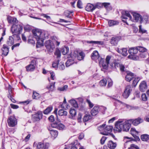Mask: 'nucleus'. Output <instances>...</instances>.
Returning <instances> with one entry per match:
<instances>
[{
    "label": "nucleus",
    "instance_id": "obj_42",
    "mask_svg": "<svg viewBox=\"0 0 149 149\" xmlns=\"http://www.w3.org/2000/svg\"><path fill=\"white\" fill-rule=\"evenodd\" d=\"M52 109V106H49L47 107L44 111V113L45 114H47L49 113Z\"/></svg>",
    "mask_w": 149,
    "mask_h": 149
},
{
    "label": "nucleus",
    "instance_id": "obj_34",
    "mask_svg": "<svg viewBox=\"0 0 149 149\" xmlns=\"http://www.w3.org/2000/svg\"><path fill=\"white\" fill-rule=\"evenodd\" d=\"M67 112L63 109H61L58 111V115L60 116H66L67 115Z\"/></svg>",
    "mask_w": 149,
    "mask_h": 149
},
{
    "label": "nucleus",
    "instance_id": "obj_28",
    "mask_svg": "<svg viewBox=\"0 0 149 149\" xmlns=\"http://www.w3.org/2000/svg\"><path fill=\"white\" fill-rule=\"evenodd\" d=\"M14 43V40L12 36H9L7 42V45L9 46H11Z\"/></svg>",
    "mask_w": 149,
    "mask_h": 149
},
{
    "label": "nucleus",
    "instance_id": "obj_7",
    "mask_svg": "<svg viewBox=\"0 0 149 149\" xmlns=\"http://www.w3.org/2000/svg\"><path fill=\"white\" fill-rule=\"evenodd\" d=\"M111 58V56H107L105 59V61L102 58H100V60L99 59V62L100 64L101 65L103 68L105 69H107L108 67L109 61Z\"/></svg>",
    "mask_w": 149,
    "mask_h": 149
},
{
    "label": "nucleus",
    "instance_id": "obj_47",
    "mask_svg": "<svg viewBox=\"0 0 149 149\" xmlns=\"http://www.w3.org/2000/svg\"><path fill=\"white\" fill-rule=\"evenodd\" d=\"M68 87V86L65 85L63 87L58 88V90L60 91H65L67 89Z\"/></svg>",
    "mask_w": 149,
    "mask_h": 149
},
{
    "label": "nucleus",
    "instance_id": "obj_30",
    "mask_svg": "<svg viewBox=\"0 0 149 149\" xmlns=\"http://www.w3.org/2000/svg\"><path fill=\"white\" fill-rule=\"evenodd\" d=\"M50 133L54 139L57 136L58 134V132L55 130H51L50 131Z\"/></svg>",
    "mask_w": 149,
    "mask_h": 149
},
{
    "label": "nucleus",
    "instance_id": "obj_22",
    "mask_svg": "<svg viewBox=\"0 0 149 149\" xmlns=\"http://www.w3.org/2000/svg\"><path fill=\"white\" fill-rule=\"evenodd\" d=\"M117 51L118 52L121 53L123 56H127L128 54L127 49L126 48H123L120 50L118 49Z\"/></svg>",
    "mask_w": 149,
    "mask_h": 149
},
{
    "label": "nucleus",
    "instance_id": "obj_56",
    "mask_svg": "<svg viewBox=\"0 0 149 149\" xmlns=\"http://www.w3.org/2000/svg\"><path fill=\"white\" fill-rule=\"evenodd\" d=\"M77 6L78 8H82V2L80 0H79L77 1Z\"/></svg>",
    "mask_w": 149,
    "mask_h": 149
},
{
    "label": "nucleus",
    "instance_id": "obj_25",
    "mask_svg": "<svg viewBox=\"0 0 149 149\" xmlns=\"http://www.w3.org/2000/svg\"><path fill=\"white\" fill-rule=\"evenodd\" d=\"M69 112L71 117V118L72 119H74L77 114L76 110L73 108H71Z\"/></svg>",
    "mask_w": 149,
    "mask_h": 149
},
{
    "label": "nucleus",
    "instance_id": "obj_59",
    "mask_svg": "<svg viewBox=\"0 0 149 149\" xmlns=\"http://www.w3.org/2000/svg\"><path fill=\"white\" fill-rule=\"evenodd\" d=\"M24 29L26 31H29L31 30V27L29 25H26L24 26Z\"/></svg>",
    "mask_w": 149,
    "mask_h": 149
},
{
    "label": "nucleus",
    "instance_id": "obj_63",
    "mask_svg": "<svg viewBox=\"0 0 149 149\" xmlns=\"http://www.w3.org/2000/svg\"><path fill=\"white\" fill-rule=\"evenodd\" d=\"M143 18L146 23H149L148 20V17L147 15H145L143 16Z\"/></svg>",
    "mask_w": 149,
    "mask_h": 149
},
{
    "label": "nucleus",
    "instance_id": "obj_13",
    "mask_svg": "<svg viewBox=\"0 0 149 149\" xmlns=\"http://www.w3.org/2000/svg\"><path fill=\"white\" fill-rule=\"evenodd\" d=\"M36 146H37L38 149H45L48 148L49 146L48 143H44L42 142L38 143L36 144Z\"/></svg>",
    "mask_w": 149,
    "mask_h": 149
},
{
    "label": "nucleus",
    "instance_id": "obj_11",
    "mask_svg": "<svg viewBox=\"0 0 149 149\" xmlns=\"http://www.w3.org/2000/svg\"><path fill=\"white\" fill-rule=\"evenodd\" d=\"M132 90L130 85H127L126 87L125 90L123 94V97L125 98H127L129 96Z\"/></svg>",
    "mask_w": 149,
    "mask_h": 149
},
{
    "label": "nucleus",
    "instance_id": "obj_57",
    "mask_svg": "<svg viewBox=\"0 0 149 149\" xmlns=\"http://www.w3.org/2000/svg\"><path fill=\"white\" fill-rule=\"evenodd\" d=\"M107 139V137L105 136H103L100 140V143L102 144H103Z\"/></svg>",
    "mask_w": 149,
    "mask_h": 149
},
{
    "label": "nucleus",
    "instance_id": "obj_31",
    "mask_svg": "<svg viewBox=\"0 0 149 149\" xmlns=\"http://www.w3.org/2000/svg\"><path fill=\"white\" fill-rule=\"evenodd\" d=\"M55 82L52 83L50 85L47 86V88L49 91H52L54 90L55 87Z\"/></svg>",
    "mask_w": 149,
    "mask_h": 149
},
{
    "label": "nucleus",
    "instance_id": "obj_17",
    "mask_svg": "<svg viewBox=\"0 0 149 149\" xmlns=\"http://www.w3.org/2000/svg\"><path fill=\"white\" fill-rule=\"evenodd\" d=\"M128 52L131 56L136 54L138 52L137 47H132L129 49Z\"/></svg>",
    "mask_w": 149,
    "mask_h": 149
},
{
    "label": "nucleus",
    "instance_id": "obj_9",
    "mask_svg": "<svg viewBox=\"0 0 149 149\" xmlns=\"http://www.w3.org/2000/svg\"><path fill=\"white\" fill-rule=\"evenodd\" d=\"M42 113L41 111H38L37 113L32 115V118L34 121H39L42 118Z\"/></svg>",
    "mask_w": 149,
    "mask_h": 149
},
{
    "label": "nucleus",
    "instance_id": "obj_20",
    "mask_svg": "<svg viewBox=\"0 0 149 149\" xmlns=\"http://www.w3.org/2000/svg\"><path fill=\"white\" fill-rule=\"evenodd\" d=\"M116 143L115 142H113L111 141H109L107 143L108 147L110 149H114L116 146Z\"/></svg>",
    "mask_w": 149,
    "mask_h": 149
},
{
    "label": "nucleus",
    "instance_id": "obj_40",
    "mask_svg": "<svg viewBox=\"0 0 149 149\" xmlns=\"http://www.w3.org/2000/svg\"><path fill=\"white\" fill-rule=\"evenodd\" d=\"M141 139L143 141H147L149 139V136L147 134L142 135L141 136Z\"/></svg>",
    "mask_w": 149,
    "mask_h": 149
},
{
    "label": "nucleus",
    "instance_id": "obj_8",
    "mask_svg": "<svg viewBox=\"0 0 149 149\" xmlns=\"http://www.w3.org/2000/svg\"><path fill=\"white\" fill-rule=\"evenodd\" d=\"M7 122L9 126L14 127L17 124V120L16 118L13 116L9 117L8 120Z\"/></svg>",
    "mask_w": 149,
    "mask_h": 149
},
{
    "label": "nucleus",
    "instance_id": "obj_36",
    "mask_svg": "<svg viewBox=\"0 0 149 149\" xmlns=\"http://www.w3.org/2000/svg\"><path fill=\"white\" fill-rule=\"evenodd\" d=\"M77 140H75L74 144H71L69 146L70 149H77Z\"/></svg>",
    "mask_w": 149,
    "mask_h": 149
},
{
    "label": "nucleus",
    "instance_id": "obj_43",
    "mask_svg": "<svg viewBox=\"0 0 149 149\" xmlns=\"http://www.w3.org/2000/svg\"><path fill=\"white\" fill-rule=\"evenodd\" d=\"M140 80V78L139 77L136 78L133 81L132 84V85L135 87L137 85V84Z\"/></svg>",
    "mask_w": 149,
    "mask_h": 149
},
{
    "label": "nucleus",
    "instance_id": "obj_3",
    "mask_svg": "<svg viewBox=\"0 0 149 149\" xmlns=\"http://www.w3.org/2000/svg\"><path fill=\"white\" fill-rule=\"evenodd\" d=\"M122 14L121 18L122 19H124L122 20L123 21L126 23L127 24H128L126 20L127 19V17L129 18L130 20L134 22H137L141 20H142V17L139 14L136 13L134 12L132 13V14L134 17L133 19H132V16L128 11H123Z\"/></svg>",
    "mask_w": 149,
    "mask_h": 149
},
{
    "label": "nucleus",
    "instance_id": "obj_55",
    "mask_svg": "<svg viewBox=\"0 0 149 149\" xmlns=\"http://www.w3.org/2000/svg\"><path fill=\"white\" fill-rule=\"evenodd\" d=\"M142 100L144 101H146L147 100V97L145 94L143 93L141 95Z\"/></svg>",
    "mask_w": 149,
    "mask_h": 149
},
{
    "label": "nucleus",
    "instance_id": "obj_60",
    "mask_svg": "<svg viewBox=\"0 0 149 149\" xmlns=\"http://www.w3.org/2000/svg\"><path fill=\"white\" fill-rule=\"evenodd\" d=\"M86 102L88 104L89 107L90 108H92L94 106L93 103L90 101V100L88 99L86 100Z\"/></svg>",
    "mask_w": 149,
    "mask_h": 149
},
{
    "label": "nucleus",
    "instance_id": "obj_44",
    "mask_svg": "<svg viewBox=\"0 0 149 149\" xmlns=\"http://www.w3.org/2000/svg\"><path fill=\"white\" fill-rule=\"evenodd\" d=\"M40 97V96L39 94L36 91H33V94L32 95V97L33 99H37L39 98Z\"/></svg>",
    "mask_w": 149,
    "mask_h": 149
},
{
    "label": "nucleus",
    "instance_id": "obj_23",
    "mask_svg": "<svg viewBox=\"0 0 149 149\" xmlns=\"http://www.w3.org/2000/svg\"><path fill=\"white\" fill-rule=\"evenodd\" d=\"M134 74L132 73L129 72L127 73L125 77L126 80L129 82L134 78Z\"/></svg>",
    "mask_w": 149,
    "mask_h": 149
},
{
    "label": "nucleus",
    "instance_id": "obj_1",
    "mask_svg": "<svg viewBox=\"0 0 149 149\" xmlns=\"http://www.w3.org/2000/svg\"><path fill=\"white\" fill-rule=\"evenodd\" d=\"M129 120L119 119L115 124L113 130L115 132H120L122 130L127 132L129 130L131 124Z\"/></svg>",
    "mask_w": 149,
    "mask_h": 149
},
{
    "label": "nucleus",
    "instance_id": "obj_51",
    "mask_svg": "<svg viewBox=\"0 0 149 149\" xmlns=\"http://www.w3.org/2000/svg\"><path fill=\"white\" fill-rule=\"evenodd\" d=\"M127 58L134 61H137L139 59V56H127Z\"/></svg>",
    "mask_w": 149,
    "mask_h": 149
},
{
    "label": "nucleus",
    "instance_id": "obj_39",
    "mask_svg": "<svg viewBox=\"0 0 149 149\" xmlns=\"http://www.w3.org/2000/svg\"><path fill=\"white\" fill-rule=\"evenodd\" d=\"M107 83V80L106 79H104L101 80L99 82V84L101 86H106Z\"/></svg>",
    "mask_w": 149,
    "mask_h": 149
},
{
    "label": "nucleus",
    "instance_id": "obj_33",
    "mask_svg": "<svg viewBox=\"0 0 149 149\" xmlns=\"http://www.w3.org/2000/svg\"><path fill=\"white\" fill-rule=\"evenodd\" d=\"M92 118V116L89 114H86L84 117L83 120L84 122L88 121Z\"/></svg>",
    "mask_w": 149,
    "mask_h": 149
},
{
    "label": "nucleus",
    "instance_id": "obj_53",
    "mask_svg": "<svg viewBox=\"0 0 149 149\" xmlns=\"http://www.w3.org/2000/svg\"><path fill=\"white\" fill-rule=\"evenodd\" d=\"M60 50L58 49H56V51L54 52V54L56 56H61V54Z\"/></svg>",
    "mask_w": 149,
    "mask_h": 149
},
{
    "label": "nucleus",
    "instance_id": "obj_45",
    "mask_svg": "<svg viewBox=\"0 0 149 149\" xmlns=\"http://www.w3.org/2000/svg\"><path fill=\"white\" fill-rule=\"evenodd\" d=\"M60 56H57V58L58 59L57 61L56 62H54L53 63L52 66L53 68H57L58 67V65L59 62V59L60 58Z\"/></svg>",
    "mask_w": 149,
    "mask_h": 149
},
{
    "label": "nucleus",
    "instance_id": "obj_26",
    "mask_svg": "<svg viewBox=\"0 0 149 149\" xmlns=\"http://www.w3.org/2000/svg\"><path fill=\"white\" fill-rule=\"evenodd\" d=\"M69 50V48L67 47H63L61 49V52L63 55H66L68 52Z\"/></svg>",
    "mask_w": 149,
    "mask_h": 149
},
{
    "label": "nucleus",
    "instance_id": "obj_10",
    "mask_svg": "<svg viewBox=\"0 0 149 149\" xmlns=\"http://www.w3.org/2000/svg\"><path fill=\"white\" fill-rule=\"evenodd\" d=\"M45 45L47 50L49 52H52L53 51L54 47L51 41L49 40L46 41L45 42Z\"/></svg>",
    "mask_w": 149,
    "mask_h": 149
},
{
    "label": "nucleus",
    "instance_id": "obj_41",
    "mask_svg": "<svg viewBox=\"0 0 149 149\" xmlns=\"http://www.w3.org/2000/svg\"><path fill=\"white\" fill-rule=\"evenodd\" d=\"M138 51H139L140 52H146L147 49L141 46L136 47Z\"/></svg>",
    "mask_w": 149,
    "mask_h": 149
},
{
    "label": "nucleus",
    "instance_id": "obj_27",
    "mask_svg": "<svg viewBox=\"0 0 149 149\" xmlns=\"http://www.w3.org/2000/svg\"><path fill=\"white\" fill-rule=\"evenodd\" d=\"M130 133L136 139H139V137L136 135V134H138V132L135 129L131 128L130 130Z\"/></svg>",
    "mask_w": 149,
    "mask_h": 149
},
{
    "label": "nucleus",
    "instance_id": "obj_19",
    "mask_svg": "<svg viewBox=\"0 0 149 149\" xmlns=\"http://www.w3.org/2000/svg\"><path fill=\"white\" fill-rule=\"evenodd\" d=\"M98 108V107L96 106H95L93 108L91 111L92 116H95L98 114L99 112Z\"/></svg>",
    "mask_w": 149,
    "mask_h": 149
},
{
    "label": "nucleus",
    "instance_id": "obj_15",
    "mask_svg": "<svg viewBox=\"0 0 149 149\" xmlns=\"http://www.w3.org/2000/svg\"><path fill=\"white\" fill-rule=\"evenodd\" d=\"M77 62V61L74 60V57L73 56H70L66 62L65 65L66 67H68L74 63H76Z\"/></svg>",
    "mask_w": 149,
    "mask_h": 149
},
{
    "label": "nucleus",
    "instance_id": "obj_48",
    "mask_svg": "<svg viewBox=\"0 0 149 149\" xmlns=\"http://www.w3.org/2000/svg\"><path fill=\"white\" fill-rule=\"evenodd\" d=\"M72 12L69 11H66L64 12V15L66 17L70 18H71V16L70 15Z\"/></svg>",
    "mask_w": 149,
    "mask_h": 149
},
{
    "label": "nucleus",
    "instance_id": "obj_64",
    "mask_svg": "<svg viewBox=\"0 0 149 149\" xmlns=\"http://www.w3.org/2000/svg\"><path fill=\"white\" fill-rule=\"evenodd\" d=\"M126 107L129 109H134V107L129 105L125 104Z\"/></svg>",
    "mask_w": 149,
    "mask_h": 149
},
{
    "label": "nucleus",
    "instance_id": "obj_21",
    "mask_svg": "<svg viewBox=\"0 0 149 149\" xmlns=\"http://www.w3.org/2000/svg\"><path fill=\"white\" fill-rule=\"evenodd\" d=\"M95 9V6L90 3H88L86 7V9L88 11H93Z\"/></svg>",
    "mask_w": 149,
    "mask_h": 149
},
{
    "label": "nucleus",
    "instance_id": "obj_54",
    "mask_svg": "<svg viewBox=\"0 0 149 149\" xmlns=\"http://www.w3.org/2000/svg\"><path fill=\"white\" fill-rule=\"evenodd\" d=\"M73 57H74V60L76 61L77 59L79 61H81L84 58V56H73Z\"/></svg>",
    "mask_w": 149,
    "mask_h": 149
},
{
    "label": "nucleus",
    "instance_id": "obj_14",
    "mask_svg": "<svg viewBox=\"0 0 149 149\" xmlns=\"http://www.w3.org/2000/svg\"><path fill=\"white\" fill-rule=\"evenodd\" d=\"M129 120L130 121L131 124L132 123L135 126L137 125L143 121V120L140 118H138L135 119H131Z\"/></svg>",
    "mask_w": 149,
    "mask_h": 149
},
{
    "label": "nucleus",
    "instance_id": "obj_32",
    "mask_svg": "<svg viewBox=\"0 0 149 149\" xmlns=\"http://www.w3.org/2000/svg\"><path fill=\"white\" fill-rule=\"evenodd\" d=\"M109 25L110 26L117 25L118 24V22L116 21L110 20L108 22Z\"/></svg>",
    "mask_w": 149,
    "mask_h": 149
},
{
    "label": "nucleus",
    "instance_id": "obj_24",
    "mask_svg": "<svg viewBox=\"0 0 149 149\" xmlns=\"http://www.w3.org/2000/svg\"><path fill=\"white\" fill-rule=\"evenodd\" d=\"M9 48L6 45H3L2 49V54L4 56L7 55L8 53Z\"/></svg>",
    "mask_w": 149,
    "mask_h": 149
},
{
    "label": "nucleus",
    "instance_id": "obj_16",
    "mask_svg": "<svg viewBox=\"0 0 149 149\" xmlns=\"http://www.w3.org/2000/svg\"><path fill=\"white\" fill-rule=\"evenodd\" d=\"M7 20L9 23L11 24H16L18 23V21L16 18L14 17L8 16L7 17Z\"/></svg>",
    "mask_w": 149,
    "mask_h": 149
},
{
    "label": "nucleus",
    "instance_id": "obj_35",
    "mask_svg": "<svg viewBox=\"0 0 149 149\" xmlns=\"http://www.w3.org/2000/svg\"><path fill=\"white\" fill-rule=\"evenodd\" d=\"M104 6L107 10H110L111 9L109 3H103V7Z\"/></svg>",
    "mask_w": 149,
    "mask_h": 149
},
{
    "label": "nucleus",
    "instance_id": "obj_38",
    "mask_svg": "<svg viewBox=\"0 0 149 149\" xmlns=\"http://www.w3.org/2000/svg\"><path fill=\"white\" fill-rule=\"evenodd\" d=\"M69 102L72 106L74 107L75 108H77L78 107V104L77 103L76 101L75 100H70Z\"/></svg>",
    "mask_w": 149,
    "mask_h": 149
},
{
    "label": "nucleus",
    "instance_id": "obj_5",
    "mask_svg": "<svg viewBox=\"0 0 149 149\" xmlns=\"http://www.w3.org/2000/svg\"><path fill=\"white\" fill-rule=\"evenodd\" d=\"M105 124H103L98 127V130L101 132L100 133L104 135H108L112 131L113 127L110 125H107L105 127Z\"/></svg>",
    "mask_w": 149,
    "mask_h": 149
},
{
    "label": "nucleus",
    "instance_id": "obj_52",
    "mask_svg": "<svg viewBox=\"0 0 149 149\" xmlns=\"http://www.w3.org/2000/svg\"><path fill=\"white\" fill-rule=\"evenodd\" d=\"M59 69L61 70H63L65 68V66L63 63L61 62L59 66Z\"/></svg>",
    "mask_w": 149,
    "mask_h": 149
},
{
    "label": "nucleus",
    "instance_id": "obj_18",
    "mask_svg": "<svg viewBox=\"0 0 149 149\" xmlns=\"http://www.w3.org/2000/svg\"><path fill=\"white\" fill-rule=\"evenodd\" d=\"M147 85L146 82L144 81H142L139 86L140 90L142 92H144L145 91Z\"/></svg>",
    "mask_w": 149,
    "mask_h": 149
},
{
    "label": "nucleus",
    "instance_id": "obj_12",
    "mask_svg": "<svg viewBox=\"0 0 149 149\" xmlns=\"http://www.w3.org/2000/svg\"><path fill=\"white\" fill-rule=\"evenodd\" d=\"M37 62L36 59H34L32 61L31 63L26 67V70L28 71H33L35 68V65Z\"/></svg>",
    "mask_w": 149,
    "mask_h": 149
},
{
    "label": "nucleus",
    "instance_id": "obj_2",
    "mask_svg": "<svg viewBox=\"0 0 149 149\" xmlns=\"http://www.w3.org/2000/svg\"><path fill=\"white\" fill-rule=\"evenodd\" d=\"M32 32L33 37L37 41L36 47H39L43 45V40L45 38H47V36H45V34L38 29H35Z\"/></svg>",
    "mask_w": 149,
    "mask_h": 149
},
{
    "label": "nucleus",
    "instance_id": "obj_37",
    "mask_svg": "<svg viewBox=\"0 0 149 149\" xmlns=\"http://www.w3.org/2000/svg\"><path fill=\"white\" fill-rule=\"evenodd\" d=\"M87 42L89 43H94L95 44H98L100 45H102L104 44L103 42L100 41H87Z\"/></svg>",
    "mask_w": 149,
    "mask_h": 149
},
{
    "label": "nucleus",
    "instance_id": "obj_4",
    "mask_svg": "<svg viewBox=\"0 0 149 149\" xmlns=\"http://www.w3.org/2000/svg\"><path fill=\"white\" fill-rule=\"evenodd\" d=\"M22 29L23 27L22 25L19 24H14L11 27V32L13 34H14L13 36L14 37L15 36H16L17 38V40H19L20 38L19 35L22 30Z\"/></svg>",
    "mask_w": 149,
    "mask_h": 149
},
{
    "label": "nucleus",
    "instance_id": "obj_50",
    "mask_svg": "<svg viewBox=\"0 0 149 149\" xmlns=\"http://www.w3.org/2000/svg\"><path fill=\"white\" fill-rule=\"evenodd\" d=\"M65 128V126L62 124L58 123L57 129L59 130H62Z\"/></svg>",
    "mask_w": 149,
    "mask_h": 149
},
{
    "label": "nucleus",
    "instance_id": "obj_61",
    "mask_svg": "<svg viewBox=\"0 0 149 149\" xmlns=\"http://www.w3.org/2000/svg\"><path fill=\"white\" fill-rule=\"evenodd\" d=\"M139 31L140 32H141L142 33H145L146 31L145 30L141 28V25L139 26Z\"/></svg>",
    "mask_w": 149,
    "mask_h": 149
},
{
    "label": "nucleus",
    "instance_id": "obj_49",
    "mask_svg": "<svg viewBox=\"0 0 149 149\" xmlns=\"http://www.w3.org/2000/svg\"><path fill=\"white\" fill-rule=\"evenodd\" d=\"M128 149H139V148L137 146L133 144L130 145Z\"/></svg>",
    "mask_w": 149,
    "mask_h": 149
},
{
    "label": "nucleus",
    "instance_id": "obj_6",
    "mask_svg": "<svg viewBox=\"0 0 149 149\" xmlns=\"http://www.w3.org/2000/svg\"><path fill=\"white\" fill-rule=\"evenodd\" d=\"M110 65L111 68H116L117 67H119L120 70L122 72L124 71L125 67L124 65L120 64L119 63V61L116 60H111Z\"/></svg>",
    "mask_w": 149,
    "mask_h": 149
},
{
    "label": "nucleus",
    "instance_id": "obj_58",
    "mask_svg": "<svg viewBox=\"0 0 149 149\" xmlns=\"http://www.w3.org/2000/svg\"><path fill=\"white\" fill-rule=\"evenodd\" d=\"M58 123V122L56 123L55 122L51 124V126L52 127L57 128Z\"/></svg>",
    "mask_w": 149,
    "mask_h": 149
},
{
    "label": "nucleus",
    "instance_id": "obj_46",
    "mask_svg": "<svg viewBox=\"0 0 149 149\" xmlns=\"http://www.w3.org/2000/svg\"><path fill=\"white\" fill-rule=\"evenodd\" d=\"M103 7V3L97 2L95 4V8H100Z\"/></svg>",
    "mask_w": 149,
    "mask_h": 149
},
{
    "label": "nucleus",
    "instance_id": "obj_62",
    "mask_svg": "<svg viewBox=\"0 0 149 149\" xmlns=\"http://www.w3.org/2000/svg\"><path fill=\"white\" fill-rule=\"evenodd\" d=\"M50 74L51 79L53 80H54L55 78V75L54 72H50Z\"/></svg>",
    "mask_w": 149,
    "mask_h": 149
},
{
    "label": "nucleus",
    "instance_id": "obj_29",
    "mask_svg": "<svg viewBox=\"0 0 149 149\" xmlns=\"http://www.w3.org/2000/svg\"><path fill=\"white\" fill-rule=\"evenodd\" d=\"M118 41V37H112L111 40V43L113 45H116Z\"/></svg>",
    "mask_w": 149,
    "mask_h": 149
}]
</instances>
